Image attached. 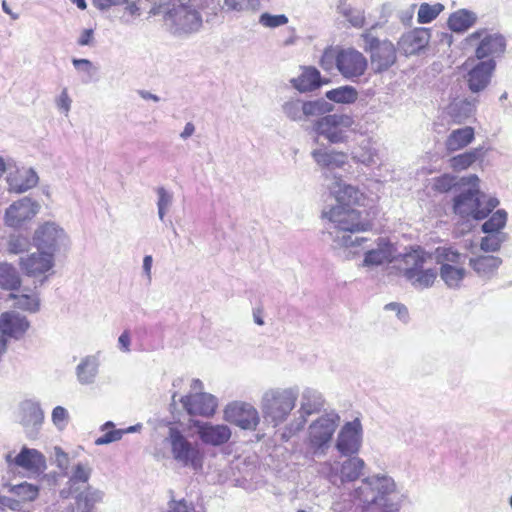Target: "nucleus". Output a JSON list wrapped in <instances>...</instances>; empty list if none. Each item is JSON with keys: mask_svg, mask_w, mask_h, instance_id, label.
<instances>
[{"mask_svg": "<svg viewBox=\"0 0 512 512\" xmlns=\"http://www.w3.org/2000/svg\"><path fill=\"white\" fill-rule=\"evenodd\" d=\"M6 461L27 471L39 472L45 468V458L36 449L24 447L20 453L12 460L11 455L6 456Z\"/></svg>", "mask_w": 512, "mask_h": 512, "instance_id": "nucleus-22", "label": "nucleus"}, {"mask_svg": "<svg viewBox=\"0 0 512 512\" xmlns=\"http://www.w3.org/2000/svg\"><path fill=\"white\" fill-rule=\"evenodd\" d=\"M195 131V127L192 123H187L184 127V130L181 133L182 138H188L190 137Z\"/></svg>", "mask_w": 512, "mask_h": 512, "instance_id": "nucleus-59", "label": "nucleus"}, {"mask_svg": "<svg viewBox=\"0 0 512 512\" xmlns=\"http://www.w3.org/2000/svg\"><path fill=\"white\" fill-rule=\"evenodd\" d=\"M39 178L31 168H15L7 176L9 191L23 193L38 184Z\"/></svg>", "mask_w": 512, "mask_h": 512, "instance_id": "nucleus-21", "label": "nucleus"}, {"mask_svg": "<svg viewBox=\"0 0 512 512\" xmlns=\"http://www.w3.org/2000/svg\"><path fill=\"white\" fill-rule=\"evenodd\" d=\"M67 418V411L61 407L57 406L52 411V420L55 424H60L65 421Z\"/></svg>", "mask_w": 512, "mask_h": 512, "instance_id": "nucleus-54", "label": "nucleus"}, {"mask_svg": "<svg viewBox=\"0 0 512 512\" xmlns=\"http://www.w3.org/2000/svg\"><path fill=\"white\" fill-rule=\"evenodd\" d=\"M151 267H152V257L150 255H147L144 257V260H143V269L148 277H150Z\"/></svg>", "mask_w": 512, "mask_h": 512, "instance_id": "nucleus-58", "label": "nucleus"}, {"mask_svg": "<svg viewBox=\"0 0 512 512\" xmlns=\"http://www.w3.org/2000/svg\"><path fill=\"white\" fill-rule=\"evenodd\" d=\"M501 264L502 259L500 257L494 255H482V279L484 277H492Z\"/></svg>", "mask_w": 512, "mask_h": 512, "instance_id": "nucleus-43", "label": "nucleus"}, {"mask_svg": "<svg viewBox=\"0 0 512 512\" xmlns=\"http://www.w3.org/2000/svg\"><path fill=\"white\" fill-rule=\"evenodd\" d=\"M474 139V131L471 127H465L454 130L446 140V148L448 151H456L464 148Z\"/></svg>", "mask_w": 512, "mask_h": 512, "instance_id": "nucleus-26", "label": "nucleus"}, {"mask_svg": "<svg viewBox=\"0 0 512 512\" xmlns=\"http://www.w3.org/2000/svg\"><path fill=\"white\" fill-rule=\"evenodd\" d=\"M185 411L191 416L212 417L217 409V399L208 393H191L181 398Z\"/></svg>", "mask_w": 512, "mask_h": 512, "instance_id": "nucleus-14", "label": "nucleus"}, {"mask_svg": "<svg viewBox=\"0 0 512 512\" xmlns=\"http://www.w3.org/2000/svg\"><path fill=\"white\" fill-rule=\"evenodd\" d=\"M71 100L66 90H63L58 99V107L65 112L69 111Z\"/></svg>", "mask_w": 512, "mask_h": 512, "instance_id": "nucleus-56", "label": "nucleus"}, {"mask_svg": "<svg viewBox=\"0 0 512 512\" xmlns=\"http://www.w3.org/2000/svg\"><path fill=\"white\" fill-rule=\"evenodd\" d=\"M29 327L27 318L14 311L3 312L0 315V333L6 338L20 339Z\"/></svg>", "mask_w": 512, "mask_h": 512, "instance_id": "nucleus-20", "label": "nucleus"}, {"mask_svg": "<svg viewBox=\"0 0 512 512\" xmlns=\"http://www.w3.org/2000/svg\"><path fill=\"white\" fill-rule=\"evenodd\" d=\"M440 275L449 287H458L464 278L465 271L463 268L455 267L451 264H444L440 268Z\"/></svg>", "mask_w": 512, "mask_h": 512, "instance_id": "nucleus-35", "label": "nucleus"}, {"mask_svg": "<svg viewBox=\"0 0 512 512\" xmlns=\"http://www.w3.org/2000/svg\"><path fill=\"white\" fill-rule=\"evenodd\" d=\"M326 97L336 103L351 104L358 98L357 90L352 86H342L326 93Z\"/></svg>", "mask_w": 512, "mask_h": 512, "instance_id": "nucleus-33", "label": "nucleus"}, {"mask_svg": "<svg viewBox=\"0 0 512 512\" xmlns=\"http://www.w3.org/2000/svg\"><path fill=\"white\" fill-rule=\"evenodd\" d=\"M301 108V101L294 100L285 104L284 110L286 115L292 120H302L303 114Z\"/></svg>", "mask_w": 512, "mask_h": 512, "instance_id": "nucleus-47", "label": "nucleus"}, {"mask_svg": "<svg viewBox=\"0 0 512 512\" xmlns=\"http://www.w3.org/2000/svg\"><path fill=\"white\" fill-rule=\"evenodd\" d=\"M21 279L16 269L8 263H0V288L9 291L19 290Z\"/></svg>", "mask_w": 512, "mask_h": 512, "instance_id": "nucleus-28", "label": "nucleus"}, {"mask_svg": "<svg viewBox=\"0 0 512 512\" xmlns=\"http://www.w3.org/2000/svg\"><path fill=\"white\" fill-rule=\"evenodd\" d=\"M164 21L176 34H190L202 27L200 13L186 4L173 5L165 11Z\"/></svg>", "mask_w": 512, "mask_h": 512, "instance_id": "nucleus-7", "label": "nucleus"}, {"mask_svg": "<svg viewBox=\"0 0 512 512\" xmlns=\"http://www.w3.org/2000/svg\"><path fill=\"white\" fill-rule=\"evenodd\" d=\"M300 109L302 110L303 119H304L306 117L316 115L320 110V105H319V103L313 102V101H307V102L301 101Z\"/></svg>", "mask_w": 512, "mask_h": 512, "instance_id": "nucleus-49", "label": "nucleus"}, {"mask_svg": "<svg viewBox=\"0 0 512 512\" xmlns=\"http://www.w3.org/2000/svg\"><path fill=\"white\" fill-rule=\"evenodd\" d=\"M508 239L509 234L505 231L482 232V251L496 252Z\"/></svg>", "mask_w": 512, "mask_h": 512, "instance_id": "nucleus-31", "label": "nucleus"}, {"mask_svg": "<svg viewBox=\"0 0 512 512\" xmlns=\"http://www.w3.org/2000/svg\"><path fill=\"white\" fill-rule=\"evenodd\" d=\"M194 426L197 428L198 436L204 444L220 446L227 443L231 438L230 428L223 424L214 425L208 422L195 421Z\"/></svg>", "mask_w": 512, "mask_h": 512, "instance_id": "nucleus-18", "label": "nucleus"}, {"mask_svg": "<svg viewBox=\"0 0 512 512\" xmlns=\"http://www.w3.org/2000/svg\"><path fill=\"white\" fill-rule=\"evenodd\" d=\"M477 160L476 152H465L450 159V166L455 171L465 170Z\"/></svg>", "mask_w": 512, "mask_h": 512, "instance_id": "nucleus-41", "label": "nucleus"}, {"mask_svg": "<svg viewBox=\"0 0 512 512\" xmlns=\"http://www.w3.org/2000/svg\"><path fill=\"white\" fill-rule=\"evenodd\" d=\"M482 221V232L505 231L508 212L505 209H497L495 212L487 214Z\"/></svg>", "mask_w": 512, "mask_h": 512, "instance_id": "nucleus-27", "label": "nucleus"}, {"mask_svg": "<svg viewBox=\"0 0 512 512\" xmlns=\"http://www.w3.org/2000/svg\"><path fill=\"white\" fill-rule=\"evenodd\" d=\"M22 424L25 427L36 428L43 422L44 415L41 408L33 403L27 404L22 409Z\"/></svg>", "mask_w": 512, "mask_h": 512, "instance_id": "nucleus-34", "label": "nucleus"}, {"mask_svg": "<svg viewBox=\"0 0 512 512\" xmlns=\"http://www.w3.org/2000/svg\"><path fill=\"white\" fill-rule=\"evenodd\" d=\"M339 421L337 414H326L310 424L307 441L314 454L323 453L329 447Z\"/></svg>", "mask_w": 512, "mask_h": 512, "instance_id": "nucleus-8", "label": "nucleus"}, {"mask_svg": "<svg viewBox=\"0 0 512 512\" xmlns=\"http://www.w3.org/2000/svg\"><path fill=\"white\" fill-rule=\"evenodd\" d=\"M467 81L469 88L473 92L480 91V65L476 64L474 65L471 70L468 72L467 75Z\"/></svg>", "mask_w": 512, "mask_h": 512, "instance_id": "nucleus-48", "label": "nucleus"}, {"mask_svg": "<svg viewBox=\"0 0 512 512\" xmlns=\"http://www.w3.org/2000/svg\"><path fill=\"white\" fill-rule=\"evenodd\" d=\"M476 21L474 14L466 10H458L452 13L448 18V27L453 32H464L468 30Z\"/></svg>", "mask_w": 512, "mask_h": 512, "instance_id": "nucleus-29", "label": "nucleus"}, {"mask_svg": "<svg viewBox=\"0 0 512 512\" xmlns=\"http://www.w3.org/2000/svg\"><path fill=\"white\" fill-rule=\"evenodd\" d=\"M352 124L353 119L350 116L330 114L318 119L314 124V130L331 143H342L346 140V133Z\"/></svg>", "mask_w": 512, "mask_h": 512, "instance_id": "nucleus-9", "label": "nucleus"}, {"mask_svg": "<svg viewBox=\"0 0 512 512\" xmlns=\"http://www.w3.org/2000/svg\"><path fill=\"white\" fill-rule=\"evenodd\" d=\"M73 65L78 68L80 65L91 66V62L87 59H73Z\"/></svg>", "mask_w": 512, "mask_h": 512, "instance_id": "nucleus-61", "label": "nucleus"}, {"mask_svg": "<svg viewBox=\"0 0 512 512\" xmlns=\"http://www.w3.org/2000/svg\"><path fill=\"white\" fill-rule=\"evenodd\" d=\"M127 6H126V10L131 14V15H137L139 14V7L138 5L136 4V2H131V3H126Z\"/></svg>", "mask_w": 512, "mask_h": 512, "instance_id": "nucleus-60", "label": "nucleus"}, {"mask_svg": "<svg viewBox=\"0 0 512 512\" xmlns=\"http://www.w3.org/2000/svg\"><path fill=\"white\" fill-rule=\"evenodd\" d=\"M259 23L264 27L275 28L287 24L288 18L284 14L271 15L269 13H263L259 17Z\"/></svg>", "mask_w": 512, "mask_h": 512, "instance_id": "nucleus-45", "label": "nucleus"}, {"mask_svg": "<svg viewBox=\"0 0 512 512\" xmlns=\"http://www.w3.org/2000/svg\"><path fill=\"white\" fill-rule=\"evenodd\" d=\"M500 200L494 195H485L482 193V220L487 214L495 212L499 209Z\"/></svg>", "mask_w": 512, "mask_h": 512, "instance_id": "nucleus-46", "label": "nucleus"}, {"mask_svg": "<svg viewBox=\"0 0 512 512\" xmlns=\"http://www.w3.org/2000/svg\"><path fill=\"white\" fill-rule=\"evenodd\" d=\"M39 211V204L24 197L11 204L5 212V223L9 227L18 228L31 220Z\"/></svg>", "mask_w": 512, "mask_h": 512, "instance_id": "nucleus-15", "label": "nucleus"}, {"mask_svg": "<svg viewBox=\"0 0 512 512\" xmlns=\"http://www.w3.org/2000/svg\"><path fill=\"white\" fill-rule=\"evenodd\" d=\"M63 235V230L58 226L53 223H45L35 231L33 244L38 250L54 254Z\"/></svg>", "mask_w": 512, "mask_h": 512, "instance_id": "nucleus-19", "label": "nucleus"}, {"mask_svg": "<svg viewBox=\"0 0 512 512\" xmlns=\"http://www.w3.org/2000/svg\"><path fill=\"white\" fill-rule=\"evenodd\" d=\"M103 434L95 439L96 445H104L109 444L115 441H118L122 438L125 433L124 430L115 429V425L112 422H106L102 426Z\"/></svg>", "mask_w": 512, "mask_h": 512, "instance_id": "nucleus-39", "label": "nucleus"}, {"mask_svg": "<svg viewBox=\"0 0 512 512\" xmlns=\"http://www.w3.org/2000/svg\"><path fill=\"white\" fill-rule=\"evenodd\" d=\"M224 420L244 430H255L260 419L253 406L234 402L225 407Z\"/></svg>", "mask_w": 512, "mask_h": 512, "instance_id": "nucleus-11", "label": "nucleus"}, {"mask_svg": "<svg viewBox=\"0 0 512 512\" xmlns=\"http://www.w3.org/2000/svg\"><path fill=\"white\" fill-rule=\"evenodd\" d=\"M93 41V30L92 29H85L81 36L78 39V44L80 46H86L90 45Z\"/></svg>", "mask_w": 512, "mask_h": 512, "instance_id": "nucleus-55", "label": "nucleus"}, {"mask_svg": "<svg viewBox=\"0 0 512 512\" xmlns=\"http://www.w3.org/2000/svg\"><path fill=\"white\" fill-rule=\"evenodd\" d=\"M119 345L122 350L128 351L130 346V335L127 331L123 332L119 339H118Z\"/></svg>", "mask_w": 512, "mask_h": 512, "instance_id": "nucleus-57", "label": "nucleus"}, {"mask_svg": "<svg viewBox=\"0 0 512 512\" xmlns=\"http://www.w3.org/2000/svg\"><path fill=\"white\" fill-rule=\"evenodd\" d=\"M362 444V425L359 418L347 422L341 428L336 448L345 456L357 454Z\"/></svg>", "mask_w": 512, "mask_h": 512, "instance_id": "nucleus-13", "label": "nucleus"}, {"mask_svg": "<svg viewBox=\"0 0 512 512\" xmlns=\"http://www.w3.org/2000/svg\"><path fill=\"white\" fill-rule=\"evenodd\" d=\"M170 512H196L192 505H188L184 500L174 501Z\"/></svg>", "mask_w": 512, "mask_h": 512, "instance_id": "nucleus-52", "label": "nucleus"}, {"mask_svg": "<svg viewBox=\"0 0 512 512\" xmlns=\"http://www.w3.org/2000/svg\"><path fill=\"white\" fill-rule=\"evenodd\" d=\"M8 299L15 300L14 306L18 309L29 311V312H36L39 309V298L37 293H14L11 292L8 296Z\"/></svg>", "mask_w": 512, "mask_h": 512, "instance_id": "nucleus-30", "label": "nucleus"}, {"mask_svg": "<svg viewBox=\"0 0 512 512\" xmlns=\"http://www.w3.org/2000/svg\"><path fill=\"white\" fill-rule=\"evenodd\" d=\"M21 271L29 277L42 278L41 283L47 278L46 273L54 266V255L52 252L38 250L19 261Z\"/></svg>", "mask_w": 512, "mask_h": 512, "instance_id": "nucleus-12", "label": "nucleus"}, {"mask_svg": "<svg viewBox=\"0 0 512 512\" xmlns=\"http://www.w3.org/2000/svg\"><path fill=\"white\" fill-rule=\"evenodd\" d=\"M365 39V51L370 53V60L375 72H383L396 61V50L389 41H380L369 35H363Z\"/></svg>", "mask_w": 512, "mask_h": 512, "instance_id": "nucleus-10", "label": "nucleus"}, {"mask_svg": "<svg viewBox=\"0 0 512 512\" xmlns=\"http://www.w3.org/2000/svg\"><path fill=\"white\" fill-rule=\"evenodd\" d=\"M158 194H159V203H158L159 214H160V217L163 218L164 208L168 205V203L170 201V198L167 195V193H166L164 188H159L158 189Z\"/></svg>", "mask_w": 512, "mask_h": 512, "instance_id": "nucleus-53", "label": "nucleus"}, {"mask_svg": "<svg viewBox=\"0 0 512 512\" xmlns=\"http://www.w3.org/2000/svg\"><path fill=\"white\" fill-rule=\"evenodd\" d=\"M90 477V472L84 466L78 464L73 473V479L80 482H87Z\"/></svg>", "mask_w": 512, "mask_h": 512, "instance_id": "nucleus-51", "label": "nucleus"}, {"mask_svg": "<svg viewBox=\"0 0 512 512\" xmlns=\"http://www.w3.org/2000/svg\"><path fill=\"white\" fill-rule=\"evenodd\" d=\"M456 177L450 174H442L433 180V190L439 193L449 192L456 186Z\"/></svg>", "mask_w": 512, "mask_h": 512, "instance_id": "nucleus-42", "label": "nucleus"}, {"mask_svg": "<svg viewBox=\"0 0 512 512\" xmlns=\"http://www.w3.org/2000/svg\"><path fill=\"white\" fill-rule=\"evenodd\" d=\"M341 14L347 19V21L354 27L361 28L365 24L364 13L360 10H356L350 7H342Z\"/></svg>", "mask_w": 512, "mask_h": 512, "instance_id": "nucleus-44", "label": "nucleus"}, {"mask_svg": "<svg viewBox=\"0 0 512 512\" xmlns=\"http://www.w3.org/2000/svg\"><path fill=\"white\" fill-rule=\"evenodd\" d=\"M365 463L361 458L352 457L347 459L341 466L342 481H355L363 472Z\"/></svg>", "mask_w": 512, "mask_h": 512, "instance_id": "nucleus-32", "label": "nucleus"}, {"mask_svg": "<svg viewBox=\"0 0 512 512\" xmlns=\"http://www.w3.org/2000/svg\"><path fill=\"white\" fill-rule=\"evenodd\" d=\"M391 261V250L389 245L385 247L369 250L365 254L364 264L367 266L370 265H381L385 262Z\"/></svg>", "mask_w": 512, "mask_h": 512, "instance_id": "nucleus-38", "label": "nucleus"}, {"mask_svg": "<svg viewBox=\"0 0 512 512\" xmlns=\"http://www.w3.org/2000/svg\"><path fill=\"white\" fill-rule=\"evenodd\" d=\"M506 50V39L500 33H486L482 30V90L490 83L496 68V58Z\"/></svg>", "mask_w": 512, "mask_h": 512, "instance_id": "nucleus-6", "label": "nucleus"}, {"mask_svg": "<svg viewBox=\"0 0 512 512\" xmlns=\"http://www.w3.org/2000/svg\"><path fill=\"white\" fill-rule=\"evenodd\" d=\"M315 162L325 168H342L347 163V154L339 151L316 149L312 152Z\"/></svg>", "mask_w": 512, "mask_h": 512, "instance_id": "nucleus-23", "label": "nucleus"}, {"mask_svg": "<svg viewBox=\"0 0 512 512\" xmlns=\"http://www.w3.org/2000/svg\"><path fill=\"white\" fill-rule=\"evenodd\" d=\"M6 351V337L0 333V356Z\"/></svg>", "mask_w": 512, "mask_h": 512, "instance_id": "nucleus-62", "label": "nucleus"}, {"mask_svg": "<svg viewBox=\"0 0 512 512\" xmlns=\"http://www.w3.org/2000/svg\"><path fill=\"white\" fill-rule=\"evenodd\" d=\"M292 83L300 92L313 91L321 86L320 72L314 67H307Z\"/></svg>", "mask_w": 512, "mask_h": 512, "instance_id": "nucleus-24", "label": "nucleus"}, {"mask_svg": "<svg viewBox=\"0 0 512 512\" xmlns=\"http://www.w3.org/2000/svg\"><path fill=\"white\" fill-rule=\"evenodd\" d=\"M297 394L292 389H276L268 391L263 399V413L274 425L286 420L294 409Z\"/></svg>", "mask_w": 512, "mask_h": 512, "instance_id": "nucleus-5", "label": "nucleus"}, {"mask_svg": "<svg viewBox=\"0 0 512 512\" xmlns=\"http://www.w3.org/2000/svg\"><path fill=\"white\" fill-rule=\"evenodd\" d=\"M93 4L101 9H109L112 6H118L127 3V0H92Z\"/></svg>", "mask_w": 512, "mask_h": 512, "instance_id": "nucleus-50", "label": "nucleus"}, {"mask_svg": "<svg viewBox=\"0 0 512 512\" xmlns=\"http://www.w3.org/2000/svg\"><path fill=\"white\" fill-rule=\"evenodd\" d=\"M5 171H6V164H5L4 160L2 158H0V178L2 177V175L4 174Z\"/></svg>", "mask_w": 512, "mask_h": 512, "instance_id": "nucleus-64", "label": "nucleus"}, {"mask_svg": "<svg viewBox=\"0 0 512 512\" xmlns=\"http://www.w3.org/2000/svg\"><path fill=\"white\" fill-rule=\"evenodd\" d=\"M453 211L464 222L480 219V193L477 189L468 190L454 198Z\"/></svg>", "mask_w": 512, "mask_h": 512, "instance_id": "nucleus-16", "label": "nucleus"}, {"mask_svg": "<svg viewBox=\"0 0 512 512\" xmlns=\"http://www.w3.org/2000/svg\"><path fill=\"white\" fill-rule=\"evenodd\" d=\"M431 39L429 28L417 27L404 33L399 41L398 48L405 55H414L424 50Z\"/></svg>", "mask_w": 512, "mask_h": 512, "instance_id": "nucleus-17", "label": "nucleus"}, {"mask_svg": "<svg viewBox=\"0 0 512 512\" xmlns=\"http://www.w3.org/2000/svg\"><path fill=\"white\" fill-rule=\"evenodd\" d=\"M428 258L430 254L421 246L411 247L397 260L398 269L413 285L421 288L430 287L437 278V271L433 268L423 269Z\"/></svg>", "mask_w": 512, "mask_h": 512, "instance_id": "nucleus-2", "label": "nucleus"}, {"mask_svg": "<svg viewBox=\"0 0 512 512\" xmlns=\"http://www.w3.org/2000/svg\"><path fill=\"white\" fill-rule=\"evenodd\" d=\"M323 407V400L320 395L305 392L302 397L300 412L302 416H309L318 413Z\"/></svg>", "mask_w": 512, "mask_h": 512, "instance_id": "nucleus-36", "label": "nucleus"}, {"mask_svg": "<svg viewBox=\"0 0 512 512\" xmlns=\"http://www.w3.org/2000/svg\"><path fill=\"white\" fill-rule=\"evenodd\" d=\"M12 492L15 494V496L18 498L17 500H11L6 497H2L0 495V505L2 506H10L12 509H15L16 507L10 503L13 502L16 505L22 501H33L37 498L39 490L38 487L29 483H21L19 485H16L12 488Z\"/></svg>", "mask_w": 512, "mask_h": 512, "instance_id": "nucleus-25", "label": "nucleus"}, {"mask_svg": "<svg viewBox=\"0 0 512 512\" xmlns=\"http://www.w3.org/2000/svg\"><path fill=\"white\" fill-rule=\"evenodd\" d=\"M435 258L441 266L450 263L457 264L460 259V253L452 247H437Z\"/></svg>", "mask_w": 512, "mask_h": 512, "instance_id": "nucleus-40", "label": "nucleus"}, {"mask_svg": "<svg viewBox=\"0 0 512 512\" xmlns=\"http://www.w3.org/2000/svg\"><path fill=\"white\" fill-rule=\"evenodd\" d=\"M444 6L441 3L430 5L422 3L417 13V21L420 24L430 23L435 20L438 15L443 11Z\"/></svg>", "mask_w": 512, "mask_h": 512, "instance_id": "nucleus-37", "label": "nucleus"}, {"mask_svg": "<svg viewBox=\"0 0 512 512\" xmlns=\"http://www.w3.org/2000/svg\"><path fill=\"white\" fill-rule=\"evenodd\" d=\"M167 441L173 458L184 466L200 470L203 466L204 453L197 444L191 443L177 427H169Z\"/></svg>", "mask_w": 512, "mask_h": 512, "instance_id": "nucleus-3", "label": "nucleus"}, {"mask_svg": "<svg viewBox=\"0 0 512 512\" xmlns=\"http://www.w3.org/2000/svg\"><path fill=\"white\" fill-rule=\"evenodd\" d=\"M326 58H332L335 61L339 73L348 80L363 76L367 70L368 62L366 57L354 48H337L326 51L322 62Z\"/></svg>", "mask_w": 512, "mask_h": 512, "instance_id": "nucleus-4", "label": "nucleus"}, {"mask_svg": "<svg viewBox=\"0 0 512 512\" xmlns=\"http://www.w3.org/2000/svg\"><path fill=\"white\" fill-rule=\"evenodd\" d=\"M337 204L323 214L335 228L342 233L337 235L336 242L341 247L360 245L364 238H352V234L370 231L373 227V215L369 210H359L363 207L367 197L357 187L344 184L339 187L335 195Z\"/></svg>", "mask_w": 512, "mask_h": 512, "instance_id": "nucleus-1", "label": "nucleus"}, {"mask_svg": "<svg viewBox=\"0 0 512 512\" xmlns=\"http://www.w3.org/2000/svg\"><path fill=\"white\" fill-rule=\"evenodd\" d=\"M74 2L76 3L77 7L81 10H84L87 7L86 0H74Z\"/></svg>", "mask_w": 512, "mask_h": 512, "instance_id": "nucleus-63", "label": "nucleus"}]
</instances>
